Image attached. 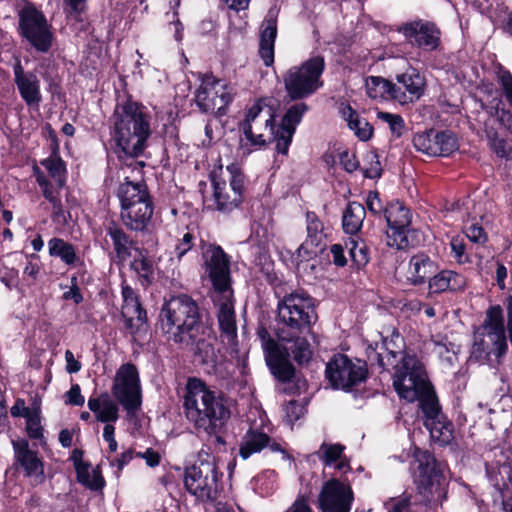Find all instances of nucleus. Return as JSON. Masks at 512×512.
Masks as SVG:
<instances>
[{
  "mask_svg": "<svg viewBox=\"0 0 512 512\" xmlns=\"http://www.w3.org/2000/svg\"><path fill=\"white\" fill-rule=\"evenodd\" d=\"M204 268L211 282L214 293L227 294L234 292L231 276V257L216 243L201 240Z\"/></svg>",
  "mask_w": 512,
  "mask_h": 512,
  "instance_id": "nucleus-16",
  "label": "nucleus"
},
{
  "mask_svg": "<svg viewBox=\"0 0 512 512\" xmlns=\"http://www.w3.org/2000/svg\"><path fill=\"white\" fill-rule=\"evenodd\" d=\"M214 303L218 306L217 321L220 340L231 354L239 353L234 292L217 294Z\"/></svg>",
  "mask_w": 512,
  "mask_h": 512,
  "instance_id": "nucleus-19",
  "label": "nucleus"
},
{
  "mask_svg": "<svg viewBox=\"0 0 512 512\" xmlns=\"http://www.w3.org/2000/svg\"><path fill=\"white\" fill-rule=\"evenodd\" d=\"M83 455L82 450L74 449L70 457L74 464L77 481L91 491H102L106 481L102 475L101 467L97 465L92 469L91 478L89 473L91 464L83 461Z\"/></svg>",
  "mask_w": 512,
  "mask_h": 512,
  "instance_id": "nucleus-27",
  "label": "nucleus"
},
{
  "mask_svg": "<svg viewBox=\"0 0 512 512\" xmlns=\"http://www.w3.org/2000/svg\"><path fill=\"white\" fill-rule=\"evenodd\" d=\"M326 69L325 57L313 55L300 65L290 67L283 74V84L291 101H300L315 94L323 87L322 75Z\"/></svg>",
  "mask_w": 512,
  "mask_h": 512,
  "instance_id": "nucleus-10",
  "label": "nucleus"
},
{
  "mask_svg": "<svg viewBox=\"0 0 512 512\" xmlns=\"http://www.w3.org/2000/svg\"><path fill=\"white\" fill-rule=\"evenodd\" d=\"M411 494L403 493L401 497L390 498L384 506L387 512H412Z\"/></svg>",
  "mask_w": 512,
  "mask_h": 512,
  "instance_id": "nucleus-48",
  "label": "nucleus"
},
{
  "mask_svg": "<svg viewBox=\"0 0 512 512\" xmlns=\"http://www.w3.org/2000/svg\"><path fill=\"white\" fill-rule=\"evenodd\" d=\"M197 78L201 82L195 91V103L199 110L217 117L226 116L236 95L232 85L215 77L213 73L199 72Z\"/></svg>",
  "mask_w": 512,
  "mask_h": 512,
  "instance_id": "nucleus-12",
  "label": "nucleus"
},
{
  "mask_svg": "<svg viewBox=\"0 0 512 512\" xmlns=\"http://www.w3.org/2000/svg\"><path fill=\"white\" fill-rule=\"evenodd\" d=\"M18 32L37 52L48 53L53 46L55 36L52 24L34 6L24 7L20 11Z\"/></svg>",
  "mask_w": 512,
  "mask_h": 512,
  "instance_id": "nucleus-15",
  "label": "nucleus"
},
{
  "mask_svg": "<svg viewBox=\"0 0 512 512\" xmlns=\"http://www.w3.org/2000/svg\"><path fill=\"white\" fill-rule=\"evenodd\" d=\"M182 406L194 428L209 436L221 433L231 416L226 395L194 376L187 379Z\"/></svg>",
  "mask_w": 512,
  "mask_h": 512,
  "instance_id": "nucleus-4",
  "label": "nucleus"
},
{
  "mask_svg": "<svg viewBox=\"0 0 512 512\" xmlns=\"http://www.w3.org/2000/svg\"><path fill=\"white\" fill-rule=\"evenodd\" d=\"M466 286L467 279L463 274L450 269L438 268L431 281H429L428 295L463 292Z\"/></svg>",
  "mask_w": 512,
  "mask_h": 512,
  "instance_id": "nucleus-26",
  "label": "nucleus"
},
{
  "mask_svg": "<svg viewBox=\"0 0 512 512\" xmlns=\"http://www.w3.org/2000/svg\"><path fill=\"white\" fill-rule=\"evenodd\" d=\"M349 247V255L351 258L352 267L357 271L365 268L370 261V248L365 241H356L350 239L346 246Z\"/></svg>",
  "mask_w": 512,
  "mask_h": 512,
  "instance_id": "nucleus-38",
  "label": "nucleus"
},
{
  "mask_svg": "<svg viewBox=\"0 0 512 512\" xmlns=\"http://www.w3.org/2000/svg\"><path fill=\"white\" fill-rule=\"evenodd\" d=\"M497 80L499 85L502 88L503 95L505 99L512 101V74L509 70L504 67H500Z\"/></svg>",
  "mask_w": 512,
  "mask_h": 512,
  "instance_id": "nucleus-54",
  "label": "nucleus"
},
{
  "mask_svg": "<svg viewBox=\"0 0 512 512\" xmlns=\"http://www.w3.org/2000/svg\"><path fill=\"white\" fill-rule=\"evenodd\" d=\"M374 216H384L385 206L380 199V193L377 190L370 191L366 199V207Z\"/></svg>",
  "mask_w": 512,
  "mask_h": 512,
  "instance_id": "nucleus-53",
  "label": "nucleus"
},
{
  "mask_svg": "<svg viewBox=\"0 0 512 512\" xmlns=\"http://www.w3.org/2000/svg\"><path fill=\"white\" fill-rule=\"evenodd\" d=\"M344 450L345 446L343 444H328L323 442L320 446V452L322 453L320 459L325 466H331L341 459Z\"/></svg>",
  "mask_w": 512,
  "mask_h": 512,
  "instance_id": "nucleus-43",
  "label": "nucleus"
},
{
  "mask_svg": "<svg viewBox=\"0 0 512 512\" xmlns=\"http://www.w3.org/2000/svg\"><path fill=\"white\" fill-rule=\"evenodd\" d=\"M353 502L354 492L351 485L337 478L323 483L317 501L321 512H350Z\"/></svg>",
  "mask_w": 512,
  "mask_h": 512,
  "instance_id": "nucleus-20",
  "label": "nucleus"
},
{
  "mask_svg": "<svg viewBox=\"0 0 512 512\" xmlns=\"http://www.w3.org/2000/svg\"><path fill=\"white\" fill-rule=\"evenodd\" d=\"M103 225L106 236L110 238L113 247L110 258L117 265H123L132 256V250L135 251L138 248L137 240L126 232L115 219H109Z\"/></svg>",
  "mask_w": 512,
  "mask_h": 512,
  "instance_id": "nucleus-24",
  "label": "nucleus"
},
{
  "mask_svg": "<svg viewBox=\"0 0 512 512\" xmlns=\"http://www.w3.org/2000/svg\"><path fill=\"white\" fill-rule=\"evenodd\" d=\"M48 254L70 268L84 266V259L78 254L76 245L60 237L48 241Z\"/></svg>",
  "mask_w": 512,
  "mask_h": 512,
  "instance_id": "nucleus-33",
  "label": "nucleus"
},
{
  "mask_svg": "<svg viewBox=\"0 0 512 512\" xmlns=\"http://www.w3.org/2000/svg\"><path fill=\"white\" fill-rule=\"evenodd\" d=\"M26 419V434L32 440H41L44 438V429L41 425V407L40 403L34 401V410L25 417Z\"/></svg>",
  "mask_w": 512,
  "mask_h": 512,
  "instance_id": "nucleus-42",
  "label": "nucleus"
},
{
  "mask_svg": "<svg viewBox=\"0 0 512 512\" xmlns=\"http://www.w3.org/2000/svg\"><path fill=\"white\" fill-rule=\"evenodd\" d=\"M50 204L52 205V221L61 225H66L68 223L67 214H70L69 212H65L61 199L58 198L57 200H54Z\"/></svg>",
  "mask_w": 512,
  "mask_h": 512,
  "instance_id": "nucleus-61",
  "label": "nucleus"
},
{
  "mask_svg": "<svg viewBox=\"0 0 512 512\" xmlns=\"http://www.w3.org/2000/svg\"><path fill=\"white\" fill-rule=\"evenodd\" d=\"M396 81L405 92L406 104L418 100L424 94L426 80L416 68L409 67L403 73L397 74Z\"/></svg>",
  "mask_w": 512,
  "mask_h": 512,
  "instance_id": "nucleus-34",
  "label": "nucleus"
},
{
  "mask_svg": "<svg viewBox=\"0 0 512 512\" xmlns=\"http://www.w3.org/2000/svg\"><path fill=\"white\" fill-rule=\"evenodd\" d=\"M491 149L499 158L506 160L511 158V147H509L507 141L503 138H495L491 142Z\"/></svg>",
  "mask_w": 512,
  "mask_h": 512,
  "instance_id": "nucleus-59",
  "label": "nucleus"
},
{
  "mask_svg": "<svg viewBox=\"0 0 512 512\" xmlns=\"http://www.w3.org/2000/svg\"><path fill=\"white\" fill-rule=\"evenodd\" d=\"M305 218L307 236L305 241L296 250V257L301 262L315 258L318 254L317 249L323 251L326 246V235L322 220L314 211H307Z\"/></svg>",
  "mask_w": 512,
  "mask_h": 512,
  "instance_id": "nucleus-23",
  "label": "nucleus"
},
{
  "mask_svg": "<svg viewBox=\"0 0 512 512\" xmlns=\"http://www.w3.org/2000/svg\"><path fill=\"white\" fill-rule=\"evenodd\" d=\"M223 473L219 470L214 456L198 458L184 470L186 491L201 501H214L219 494V483Z\"/></svg>",
  "mask_w": 512,
  "mask_h": 512,
  "instance_id": "nucleus-11",
  "label": "nucleus"
},
{
  "mask_svg": "<svg viewBox=\"0 0 512 512\" xmlns=\"http://www.w3.org/2000/svg\"><path fill=\"white\" fill-rule=\"evenodd\" d=\"M151 120L148 108L132 96L117 102L110 118V136L113 151L119 158L121 154L132 159L145 156L152 135Z\"/></svg>",
  "mask_w": 512,
  "mask_h": 512,
  "instance_id": "nucleus-3",
  "label": "nucleus"
},
{
  "mask_svg": "<svg viewBox=\"0 0 512 512\" xmlns=\"http://www.w3.org/2000/svg\"><path fill=\"white\" fill-rule=\"evenodd\" d=\"M435 129L418 132L413 136L414 148L428 156H436L437 145L435 143Z\"/></svg>",
  "mask_w": 512,
  "mask_h": 512,
  "instance_id": "nucleus-40",
  "label": "nucleus"
},
{
  "mask_svg": "<svg viewBox=\"0 0 512 512\" xmlns=\"http://www.w3.org/2000/svg\"><path fill=\"white\" fill-rule=\"evenodd\" d=\"M271 98L260 97L246 110L238 129L251 147H266L275 142L277 153L287 155L297 126L310 107L305 102L295 101L284 112L279 124L271 107Z\"/></svg>",
  "mask_w": 512,
  "mask_h": 512,
  "instance_id": "nucleus-2",
  "label": "nucleus"
},
{
  "mask_svg": "<svg viewBox=\"0 0 512 512\" xmlns=\"http://www.w3.org/2000/svg\"><path fill=\"white\" fill-rule=\"evenodd\" d=\"M364 161L367 162V165L362 169L364 178L378 179L382 176V166L375 151H369L365 155Z\"/></svg>",
  "mask_w": 512,
  "mask_h": 512,
  "instance_id": "nucleus-45",
  "label": "nucleus"
},
{
  "mask_svg": "<svg viewBox=\"0 0 512 512\" xmlns=\"http://www.w3.org/2000/svg\"><path fill=\"white\" fill-rule=\"evenodd\" d=\"M366 217V208L357 201H350L342 215V228L346 234H357Z\"/></svg>",
  "mask_w": 512,
  "mask_h": 512,
  "instance_id": "nucleus-35",
  "label": "nucleus"
},
{
  "mask_svg": "<svg viewBox=\"0 0 512 512\" xmlns=\"http://www.w3.org/2000/svg\"><path fill=\"white\" fill-rule=\"evenodd\" d=\"M203 329V332L199 329L197 332L186 334L182 342L173 343L192 347L193 355L200 364L215 367L218 357L212 340H216V332L213 319L209 314H206V322L203 324Z\"/></svg>",
  "mask_w": 512,
  "mask_h": 512,
  "instance_id": "nucleus-21",
  "label": "nucleus"
},
{
  "mask_svg": "<svg viewBox=\"0 0 512 512\" xmlns=\"http://www.w3.org/2000/svg\"><path fill=\"white\" fill-rule=\"evenodd\" d=\"M270 440L271 437L267 433L250 428L240 444L239 454L243 459H248L252 454L259 453L266 448Z\"/></svg>",
  "mask_w": 512,
  "mask_h": 512,
  "instance_id": "nucleus-36",
  "label": "nucleus"
},
{
  "mask_svg": "<svg viewBox=\"0 0 512 512\" xmlns=\"http://www.w3.org/2000/svg\"><path fill=\"white\" fill-rule=\"evenodd\" d=\"M257 336L261 340L265 357L270 355L275 350V348L277 351L284 348V341L278 340L277 342L274 340L268 332L267 328L264 326L258 327Z\"/></svg>",
  "mask_w": 512,
  "mask_h": 512,
  "instance_id": "nucleus-47",
  "label": "nucleus"
},
{
  "mask_svg": "<svg viewBox=\"0 0 512 512\" xmlns=\"http://www.w3.org/2000/svg\"><path fill=\"white\" fill-rule=\"evenodd\" d=\"M227 170L231 175L229 186L233 192V200L235 204H242L245 192V174L235 165L227 166Z\"/></svg>",
  "mask_w": 512,
  "mask_h": 512,
  "instance_id": "nucleus-41",
  "label": "nucleus"
},
{
  "mask_svg": "<svg viewBox=\"0 0 512 512\" xmlns=\"http://www.w3.org/2000/svg\"><path fill=\"white\" fill-rule=\"evenodd\" d=\"M62 298L66 301L71 300L76 305H79L83 302L84 298L81 293V289L78 286V278L77 276L71 277V286L68 291L64 292Z\"/></svg>",
  "mask_w": 512,
  "mask_h": 512,
  "instance_id": "nucleus-57",
  "label": "nucleus"
},
{
  "mask_svg": "<svg viewBox=\"0 0 512 512\" xmlns=\"http://www.w3.org/2000/svg\"><path fill=\"white\" fill-rule=\"evenodd\" d=\"M397 352L388 351L387 363L395 369L393 388L401 399L418 400V408L424 427L431 441L447 447L454 442V424L442 410L434 386L429 381L424 364L416 354L404 352L399 363L394 365Z\"/></svg>",
  "mask_w": 512,
  "mask_h": 512,
  "instance_id": "nucleus-1",
  "label": "nucleus"
},
{
  "mask_svg": "<svg viewBox=\"0 0 512 512\" xmlns=\"http://www.w3.org/2000/svg\"><path fill=\"white\" fill-rule=\"evenodd\" d=\"M316 299L304 289L291 290L289 297L277 303V316L285 329L292 335L310 333L318 321Z\"/></svg>",
  "mask_w": 512,
  "mask_h": 512,
  "instance_id": "nucleus-9",
  "label": "nucleus"
},
{
  "mask_svg": "<svg viewBox=\"0 0 512 512\" xmlns=\"http://www.w3.org/2000/svg\"><path fill=\"white\" fill-rule=\"evenodd\" d=\"M387 223V245L397 250H404L419 244L418 229L411 226L412 212L399 200L387 203L384 216Z\"/></svg>",
  "mask_w": 512,
  "mask_h": 512,
  "instance_id": "nucleus-13",
  "label": "nucleus"
},
{
  "mask_svg": "<svg viewBox=\"0 0 512 512\" xmlns=\"http://www.w3.org/2000/svg\"><path fill=\"white\" fill-rule=\"evenodd\" d=\"M438 268L437 261L433 260L427 253L419 252L409 260L407 280L413 286H421L426 283L428 285Z\"/></svg>",
  "mask_w": 512,
  "mask_h": 512,
  "instance_id": "nucleus-28",
  "label": "nucleus"
},
{
  "mask_svg": "<svg viewBox=\"0 0 512 512\" xmlns=\"http://www.w3.org/2000/svg\"><path fill=\"white\" fill-rule=\"evenodd\" d=\"M258 54L266 67L274 64L275 44L259 42Z\"/></svg>",
  "mask_w": 512,
  "mask_h": 512,
  "instance_id": "nucleus-60",
  "label": "nucleus"
},
{
  "mask_svg": "<svg viewBox=\"0 0 512 512\" xmlns=\"http://www.w3.org/2000/svg\"><path fill=\"white\" fill-rule=\"evenodd\" d=\"M406 41L425 52L437 50L441 45V31L431 21L418 19L406 22L398 28Z\"/></svg>",
  "mask_w": 512,
  "mask_h": 512,
  "instance_id": "nucleus-22",
  "label": "nucleus"
},
{
  "mask_svg": "<svg viewBox=\"0 0 512 512\" xmlns=\"http://www.w3.org/2000/svg\"><path fill=\"white\" fill-rule=\"evenodd\" d=\"M365 87L367 96L371 99H392L400 104H406L402 88L381 76H368L365 79Z\"/></svg>",
  "mask_w": 512,
  "mask_h": 512,
  "instance_id": "nucleus-29",
  "label": "nucleus"
},
{
  "mask_svg": "<svg viewBox=\"0 0 512 512\" xmlns=\"http://www.w3.org/2000/svg\"><path fill=\"white\" fill-rule=\"evenodd\" d=\"M66 404L74 405V406H83L85 403V398L81 394V388L79 384H72L70 389L65 394Z\"/></svg>",
  "mask_w": 512,
  "mask_h": 512,
  "instance_id": "nucleus-62",
  "label": "nucleus"
},
{
  "mask_svg": "<svg viewBox=\"0 0 512 512\" xmlns=\"http://www.w3.org/2000/svg\"><path fill=\"white\" fill-rule=\"evenodd\" d=\"M436 156L449 157L458 150V138L451 130H435Z\"/></svg>",
  "mask_w": 512,
  "mask_h": 512,
  "instance_id": "nucleus-37",
  "label": "nucleus"
},
{
  "mask_svg": "<svg viewBox=\"0 0 512 512\" xmlns=\"http://www.w3.org/2000/svg\"><path fill=\"white\" fill-rule=\"evenodd\" d=\"M377 117L389 125L393 135L398 138L402 136L405 128V122L401 115L380 111L378 112Z\"/></svg>",
  "mask_w": 512,
  "mask_h": 512,
  "instance_id": "nucleus-46",
  "label": "nucleus"
},
{
  "mask_svg": "<svg viewBox=\"0 0 512 512\" xmlns=\"http://www.w3.org/2000/svg\"><path fill=\"white\" fill-rule=\"evenodd\" d=\"M111 393L102 392L98 397H90L88 408L101 423H115L119 419L120 404L128 418L136 416L142 405V388L138 369L135 364H122L116 371Z\"/></svg>",
  "mask_w": 512,
  "mask_h": 512,
  "instance_id": "nucleus-5",
  "label": "nucleus"
},
{
  "mask_svg": "<svg viewBox=\"0 0 512 512\" xmlns=\"http://www.w3.org/2000/svg\"><path fill=\"white\" fill-rule=\"evenodd\" d=\"M222 166L218 169H213L209 173V180L213 187V199L215 202V209L224 214H229L233 210L239 208L241 204H235L233 195L227 192L226 181L221 177Z\"/></svg>",
  "mask_w": 512,
  "mask_h": 512,
  "instance_id": "nucleus-31",
  "label": "nucleus"
},
{
  "mask_svg": "<svg viewBox=\"0 0 512 512\" xmlns=\"http://www.w3.org/2000/svg\"><path fill=\"white\" fill-rule=\"evenodd\" d=\"M263 29L260 32V41L262 43L275 44L277 37V15L270 10L263 22Z\"/></svg>",
  "mask_w": 512,
  "mask_h": 512,
  "instance_id": "nucleus-44",
  "label": "nucleus"
},
{
  "mask_svg": "<svg viewBox=\"0 0 512 512\" xmlns=\"http://www.w3.org/2000/svg\"><path fill=\"white\" fill-rule=\"evenodd\" d=\"M195 235L189 231L183 234L182 238L178 239L175 245L174 253L176 258L180 261L189 251L195 246Z\"/></svg>",
  "mask_w": 512,
  "mask_h": 512,
  "instance_id": "nucleus-49",
  "label": "nucleus"
},
{
  "mask_svg": "<svg viewBox=\"0 0 512 512\" xmlns=\"http://www.w3.org/2000/svg\"><path fill=\"white\" fill-rule=\"evenodd\" d=\"M13 72L14 82L22 100L28 106H38L42 100V96L40 91V81L36 74L31 71L25 72L20 60H17L14 65Z\"/></svg>",
  "mask_w": 512,
  "mask_h": 512,
  "instance_id": "nucleus-25",
  "label": "nucleus"
},
{
  "mask_svg": "<svg viewBox=\"0 0 512 512\" xmlns=\"http://www.w3.org/2000/svg\"><path fill=\"white\" fill-rule=\"evenodd\" d=\"M277 338L284 341V348L274 350L265 357L266 364L274 379L286 385L282 392L287 395H298L305 390L307 381L296 371L290 361L292 358L298 366L307 365L313 357L311 345L306 336L292 335L285 329H278Z\"/></svg>",
  "mask_w": 512,
  "mask_h": 512,
  "instance_id": "nucleus-6",
  "label": "nucleus"
},
{
  "mask_svg": "<svg viewBox=\"0 0 512 512\" xmlns=\"http://www.w3.org/2000/svg\"><path fill=\"white\" fill-rule=\"evenodd\" d=\"M15 460L23 469L25 476L43 475V461L38 457L37 452L29 448V443L22 438L13 441Z\"/></svg>",
  "mask_w": 512,
  "mask_h": 512,
  "instance_id": "nucleus-30",
  "label": "nucleus"
},
{
  "mask_svg": "<svg viewBox=\"0 0 512 512\" xmlns=\"http://www.w3.org/2000/svg\"><path fill=\"white\" fill-rule=\"evenodd\" d=\"M325 377L333 389L351 393L368 379V365L365 360L353 361L346 354L337 353L327 362Z\"/></svg>",
  "mask_w": 512,
  "mask_h": 512,
  "instance_id": "nucleus-14",
  "label": "nucleus"
},
{
  "mask_svg": "<svg viewBox=\"0 0 512 512\" xmlns=\"http://www.w3.org/2000/svg\"><path fill=\"white\" fill-rule=\"evenodd\" d=\"M450 247H451V254L457 263H459V264L470 263V258L465 252L466 245H465L463 239H461L459 237L452 238L451 242H450Z\"/></svg>",
  "mask_w": 512,
  "mask_h": 512,
  "instance_id": "nucleus-50",
  "label": "nucleus"
},
{
  "mask_svg": "<svg viewBox=\"0 0 512 512\" xmlns=\"http://www.w3.org/2000/svg\"><path fill=\"white\" fill-rule=\"evenodd\" d=\"M466 236L471 242L484 243L487 240L484 228L478 224H472L468 227Z\"/></svg>",
  "mask_w": 512,
  "mask_h": 512,
  "instance_id": "nucleus-63",
  "label": "nucleus"
},
{
  "mask_svg": "<svg viewBox=\"0 0 512 512\" xmlns=\"http://www.w3.org/2000/svg\"><path fill=\"white\" fill-rule=\"evenodd\" d=\"M122 309L121 317L124 327L134 339L145 338L149 331L147 310L143 307L139 294L125 279L121 283Z\"/></svg>",
  "mask_w": 512,
  "mask_h": 512,
  "instance_id": "nucleus-17",
  "label": "nucleus"
},
{
  "mask_svg": "<svg viewBox=\"0 0 512 512\" xmlns=\"http://www.w3.org/2000/svg\"><path fill=\"white\" fill-rule=\"evenodd\" d=\"M287 512H313L308 502V496L304 494L298 495Z\"/></svg>",
  "mask_w": 512,
  "mask_h": 512,
  "instance_id": "nucleus-64",
  "label": "nucleus"
},
{
  "mask_svg": "<svg viewBox=\"0 0 512 512\" xmlns=\"http://www.w3.org/2000/svg\"><path fill=\"white\" fill-rule=\"evenodd\" d=\"M420 462L414 484L420 496L416 505L428 506L432 501L442 502L447 497L446 483L443 474L436 468L434 459Z\"/></svg>",
  "mask_w": 512,
  "mask_h": 512,
  "instance_id": "nucleus-18",
  "label": "nucleus"
},
{
  "mask_svg": "<svg viewBox=\"0 0 512 512\" xmlns=\"http://www.w3.org/2000/svg\"><path fill=\"white\" fill-rule=\"evenodd\" d=\"M86 9V0H66L65 12L75 21H81V15Z\"/></svg>",
  "mask_w": 512,
  "mask_h": 512,
  "instance_id": "nucleus-55",
  "label": "nucleus"
},
{
  "mask_svg": "<svg viewBox=\"0 0 512 512\" xmlns=\"http://www.w3.org/2000/svg\"><path fill=\"white\" fill-rule=\"evenodd\" d=\"M489 338L493 342L492 352L495 354L496 357H502L507 352L508 349L505 331L491 334V337Z\"/></svg>",
  "mask_w": 512,
  "mask_h": 512,
  "instance_id": "nucleus-56",
  "label": "nucleus"
},
{
  "mask_svg": "<svg viewBox=\"0 0 512 512\" xmlns=\"http://www.w3.org/2000/svg\"><path fill=\"white\" fill-rule=\"evenodd\" d=\"M135 253L129 268L136 274L139 284L147 289L156 280L154 261L150 257L148 249L144 247L135 249Z\"/></svg>",
  "mask_w": 512,
  "mask_h": 512,
  "instance_id": "nucleus-32",
  "label": "nucleus"
},
{
  "mask_svg": "<svg viewBox=\"0 0 512 512\" xmlns=\"http://www.w3.org/2000/svg\"><path fill=\"white\" fill-rule=\"evenodd\" d=\"M492 350L484 338H477L471 348V357L477 361L488 360Z\"/></svg>",
  "mask_w": 512,
  "mask_h": 512,
  "instance_id": "nucleus-52",
  "label": "nucleus"
},
{
  "mask_svg": "<svg viewBox=\"0 0 512 512\" xmlns=\"http://www.w3.org/2000/svg\"><path fill=\"white\" fill-rule=\"evenodd\" d=\"M41 164L47 169L51 177H56L66 171V164L60 155L52 156V154H50L48 158L41 161Z\"/></svg>",
  "mask_w": 512,
  "mask_h": 512,
  "instance_id": "nucleus-51",
  "label": "nucleus"
},
{
  "mask_svg": "<svg viewBox=\"0 0 512 512\" xmlns=\"http://www.w3.org/2000/svg\"><path fill=\"white\" fill-rule=\"evenodd\" d=\"M483 328L487 331L488 337L505 331L503 310L500 305H493L487 309Z\"/></svg>",
  "mask_w": 512,
  "mask_h": 512,
  "instance_id": "nucleus-39",
  "label": "nucleus"
},
{
  "mask_svg": "<svg viewBox=\"0 0 512 512\" xmlns=\"http://www.w3.org/2000/svg\"><path fill=\"white\" fill-rule=\"evenodd\" d=\"M339 159L343 169L348 173H353L360 167L359 160L355 153L351 154L346 150L340 153Z\"/></svg>",
  "mask_w": 512,
  "mask_h": 512,
  "instance_id": "nucleus-58",
  "label": "nucleus"
},
{
  "mask_svg": "<svg viewBox=\"0 0 512 512\" xmlns=\"http://www.w3.org/2000/svg\"><path fill=\"white\" fill-rule=\"evenodd\" d=\"M117 197L124 226L130 231L146 232L154 214L153 197L146 182H133L126 177L117 189Z\"/></svg>",
  "mask_w": 512,
  "mask_h": 512,
  "instance_id": "nucleus-8",
  "label": "nucleus"
},
{
  "mask_svg": "<svg viewBox=\"0 0 512 512\" xmlns=\"http://www.w3.org/2000/svg\"><path fill=\"white\" fill-rule=\"evenodd\" d=\"M206 314L192 296L186 293L170 295L160 308L157 325L169 341L182 342L186 334L199 329L203 332Z\"/></svg>",
  "mask_w": 512,
  "mask_h": 512,
  "instance_id": "nucleus-7",
  "label": "nucleus"
}]
</instances>
